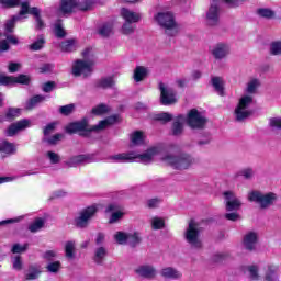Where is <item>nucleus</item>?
Here are the masks:
<instances>
[{
    "label": "nucleus",
    "mask_w": 281,
    "mask_h": 281,
    "mask_svg": "<svg viewBox=\"0 0 281 281\" xmlns=\"http://www.w3.org/2000/svg\"><path fill=\"white\" fill-rule=\"evenodd\" d=\"M65 254L68 260H74V258H76V241H66Z\"/></svg>",
    "instance_id": "38"
},
{
    "label": "nucleus",
    "mask_w": 281,
    "mask_h": 281,
    "mask_svg": "<svg viewBox=\"0 0 281 281\" xmlns=\"http://www.w3.org/2000/svg\"><path fill=\"white\" fill-rule=\"evenodd\" d=\"M110 159H112V161H117L119 164L132 162L135 161V151L116 154L111 156Z\"/></svg>",
    "instance_id": "22"
},
{
    "label": "nucleus",
    "mask_w": 281,
    "mask_h": 281,
    "mask_svg": "<svg viewBox=\"0 0 281 281\" xmlns=\"http://www.w3.org/2000/svg\"><path fill=\"white\" fill-rule=\"evenodd\" d=\"M21 20V15H13L4 24V30L7 34H12L14 32V27L16 26L18 21Z\"/></svg>",
    "instance_id": "39"
},
{
    "label": "nucleus",
    "mask_w": 281,
    "mask_h": 281,
    "mask_svg": "<svg viewBox=\"0 0 281 281\" xmlns=\"http://www.w3.org/2000/svg\"><path fill=\"white\" fill-rule=\"evenodd\" d=\"M254 169L252 168H246L239 171V176L244 177V179H252L254 178Z\"/></svg>",
    "instance_id": "63"
},
{
    "label": "nucleus",
    "mask_w": 281,
    "mask_h": 281,
    "mask_svg": "<svg viewBox=\"0 0 281 281\" xmlns=\"http://www.w3.org/2000/svg\"><path fill=\"white\" fill-rule=\"evenodd\" d=\"M60 268H61L60 261H54V262H49L46 266V271H48V273H58V271H60Z\"/></svg>",
    "instance_id": "52"
},
{
    "label": "nucleus",
    "mask_w": 281,
    "mask_h": 281,
    "mask_svg": "<svg viewBox=\"0 0 281 281\" xmlns=\"http://www.w3.org/2000/svg\"><path fill=\"white\" fill-rule=\"evenodd\" d=\"M12 267L14 271H23V258L21 256H15L12 258Z\"/></svg>",
    "instance_id": "51"
},
{
    "label": "nucleus",
    "mask_w": 281,
    "mask_h": 281,
    "mask_svg": "<svg viewBox=\"0 0 281 281\" xmlns=\"http://www.w3.org/2000/svg\"><path fill=\"white\" fill-rule=\"evenodd\" d=\"M0 153H4L8 157H12V155H16V145L8 140H2L0 143Z\"/></svg>",
    "instance_id": "26"
},
{
    "label": "nucleus",
    "mask_w": 281,
    "mask_h": 281,
    "mask_svg": "<svg viewBox=\"0 0 281 281\" xmlns=\"http://www.w3.org/2000/svg\"><path fill=\"white\" fill-rule=\"evenodd\" d=\"M270 54L271 56H281V42H272L270 44Z\"/></svg>",
    "instance_id": "50"
},
{
    "label": "nucleus",
    "mask_w": 281,
    "mask_h": 281,
    "mask_svg": "<svg viewBox=\"0 0 281 281\" xmlns=\"http://www.w3.org/2000/svg\"><path fill=\"white\" fill-rule=\"evenodd\" d=\"M29 12L31 16H34L35 19V30L37 32H41L47 27L45 20H43V15H41V9H38V7H32Z\"/></svg>",
    "instance_id": "16"
},
{
    "label": "nucleus",
    "mask_w": 281,
    "mask_h": 281,
    "mask_svg": "<svg viewBox=\"0 0 281 281\" xmlns=\"http://www.w3.org/2000/svg\"><path fill=\"white\" fill-rule=\"evenodd\" d=\"M108 255H109V251L106 250V248L104 246H100L94 249V256L92 260L93 262H95V265L102 266L104 265V259L106 258Z\"/></svg>",
    "instance_id": "24"
},
{
    "label": "nucleus",
    "mask_w": 281,
    "mask_h": 281,
    "mask_svg": "<svg viewBox=\"0 0 281 281\" xmlns=\"http://www.w3.org/2000/svg\"><path fill=\"white\" fill-rule=\"evenodd\" d=\"M65 139V134L63 133H57L46 139L47 144L50 146H56L60 140Z\"/></svg>",
    "instance_id": "49"
},
{
    "label": "nucleus",
    "mask_w": 281,
    "mask_h": 281,
    "mask_svg": "<svg viewBox=\"0 0 281 281\" xmlns=\"http://www.w3.org/2000/svg\"><path fill=\"white\" fill-rule=\"evenodd\" d=\"M131 142L133 146H142L144 144V133L136 131L132 134Z\"/></svg>",
    "instance_id": "45"
},
{
    "label": "nucleus",
    "mask_w": 281,
    "mask_h": 281,
    "mask_svg": "<svg viewBox=\"0 0 281 281\" xmlns=\"http://www.w3.org/2000/svg\"><path fill=\"white\" fill-rule=\"evenodd\" d=\"M187 124L190 128L201 131L205 128L207 117H205L199 110L191 109L187 114Z\"/></svg>",
    "instance_id": "10"
},
{
    "label": "nucleus",
    "mask_w": 281,
    "mask_h": 281,
    "mask_svg": "<svg viewBox=\"0 0 281 281\" xmlns=\"http://www.w3.org/2000/svg\"><path fill=\"white\" fill-rule=\"evenodd\" d=\"M212 54L216 60H223L229 54V45L218 43L213 47Z\"/></svg>",
    "instance_id": "20"
},
{
    "label": "nucleus",
    "mask_w": 281,
    "mask_h": 281,
    "mask_svg": "<svg viewBox=\"0 0 281 281\" xmlns=\"http://www.w3.org/2000/svg\"><path fill=\"white\" fill-rule=\"evenodd\" d=\"M211 85L215 89L216 93H218V95H225V82L223 81V78L213 77L211 79Z\"/></svg>",
    "instance_id": "27"
},
{
    "label": "nucleus",
    "mask_w": 281,
    "mask_h": 281,
    "mask_svg": "<svg viewBox=\"0 0 281 281\" xmlns=\"http://www.w3.org/2000/svg\"><path fill=\"white\" fill-rule=\"evenodd\" d=\"M104 113H109V106L104 103H101L91 110L92 115H104Z\"/></svg>",
    "instance_id": "47"
},
{
    "label": "nucleus",
    "mask_w": 281,
    "mask_h": 281,
    "mask_svg": "<svg viewBox=\"0 0 281 281\" xmlns=\"http://www.w3.org/2000/svg\"><path fill=\"white\" fill-rule=\"evenodd\" d=\"M98 33L102 38H109L113 34V22H105L100 27Z\"/></svg>",
    "instance_id": "34"
},
{
    "label": "nucleus",
    "mask_w": 281,
    "mask_h": 281,
    "mask_svg": "<svg viewBox=\"0 0 281 281\" xmlns=\"http://www.w3.org/2000/svg\"><path fill=\"white\" fill-rule=\"evenodd\" d=\"M117 120H120V115L114 114L100 121L97 125L90 126L89 119L83 117L80 121L68 123L65 126V133H67V135H76V133H79L80 137H91V133H100L109 128V126L116 124Z\"/></svg>",
    "instance_id": "1"
},
{
    "label": "nucleus",
    "mask_w": 281,
    "mask_h": 281,
    "mask_svg": "<svg viewBox=\"0 0 281 281\" xmlns=\"http://www.w3.org/2000/svg\"><path fill=\"white\" fill-rule=\"evenodd\" d=\"M30 247V244H24L21 246L20 244H14L11 251L12 254H23L27 251V248Z\"/></svg>",
    "instance_id": "60"
},
{
    "label": "nucleus",
    "mask_w": 281,
    "mask_h": 281,
    "mask_svg": "<svg viewBox=\"0 0 281 281\" xmlns=\"http://www.w3.org/2000/svg\"><path fill=\"white\" fill-rule=\"evenodd\" d=\"M127 237L128 233L116 232V234L114 235V240H116L119 245H126Z\"/></svg>",
    "instance_id": "55"
},
{
    "label": "nucleus",
    "mask_w": 281,
    "mask_h": 281,
    "mask_svg": "<svg viewBox=\"0 0 281 281\" xmlns=\"http://www.w3.org/2000/svg\"><path fill=\"white\" fill-rule=\"evenodd\" d=\"M181 120H183V115H179L172 123L171 133L175 137H179V135L183 134V123H181Z\"/></svg>",
    "instance_id": "33"
},
{
    "label": "nucleus",
    "mask_w": 281,
    "mask_h": 281,
    "mask_svg": "<svg viewBox=\"0 0 281 281\" xmlns=\"http://www.w3.org/2000/svg\"><path fill=\"white\" fill-rule=\"evenodd\" d=\"M155 20L165 29V34L171 37L179 34V27H177V22L175 21V15L171 12H159L155 15Z\"/></svg>",
    "instance_id": "4"
},
{
    "label": "nucleus",
    "mask_w": 281,
    "mask_h": 281,
    "mask_svg": "<svg viewBox=\"0 0 281 281\" xmlns=\"http://www.w3.org/2000/svg\"><path fill=\"white\" fill-rule=\"evenodd\" d=\"M2 8H19L21 0H0Z\"/></svg>",
    "instance_id": "56"
},
{
    "label": "nucleus",
    "mask_w": 281,
    "mask_h": 281,
    "mask_svg": "<svg viewBox=\"0 0 281 281\" xmlns=\"http://www.w3.org/2000/svg\"><path fill=\"white\" fill-rule=\"evenodd\" d=\"M38 276H41V268H38V266H30L29 273L25 276V279L37 280Z\"/></svg>",
    "instance_id": "44"
},
{
    "label": "nucleus",
    "mask_w": 281,
    "mask_h": 281,
    "mask_svg": "<svg viewBox=\"0 0 281 281\" xmlns=\"http://www.w3.org/2000/svg\"><path fill=\"white\" fill-rule=\"evenodd\" d=\"M161 160L167 166H170L173 170H190L192 166H196L199 164V159H196L192 154L189 153H180V154H167Z\"/></svg>",
    "instance_id": "2"
},
{
    "label": "nucleus",
    "mask_w": 281,
    "mask_h": 281,
    "mask_svg": "<svg viewBox=\"0 0 281 281\" xmlns=\"http://www.w3.org/2000/svg\"><path fill=\"white\" fill-rule=\"evenodd\" d=\"M248 201L259 205L260 210H269V207L276 205L278 194L274 192L263 193L262 191L254 190L248 193Z\"/></svg>",
    "instance_id": "3"
},
{
    "label": "nucleus",
    "mask_w": 281,
    "mask_h": 281,
    "mask_svg": "<svg viewBox=\"0 0 281 281\" xmlns=\"http://www.w3.org/2000/svg\"><path fill=\"white\" fill-rule=\"evenodd\" d=\"M260 87V80L258 79H252L251 81L248 82L247 88H246V93L254 94L256 93V89Z\"/></svg>",
    "instance_id": "48"
},
{
    "label": "nucleus",
    "mask_w": 281,
    "mask_h": 281,
    "mask_svg": "<svg viewBox=\"0 0 281 281\" xmlns=\"http://www.w3.org/2000/svg\"><path fill=\"white\" fill-rule=\"evenodd\" d=\"M226 199V212H238L243 202L232 191L224 192Z\"/></svg>",
    "instance_id": "14"
},
{
    "label": "nucleus",
    "mask_w": 281,
    "mask_h": 281,
    "mask_svg": "<svg viewBox=\"0 0 281 281\" xmlns=\"http://www.w3.org/2000/svg\"><path fill=\"white\" fill-rule=\"evenodd\" d=\"M135 27H137L133 22H124L122 25V34L128 36L135 33Z\"/></svg>",
    "instance_id": "46"
},
{
    "label": "nucleus",
    "mask_w": 281,
    "mask_h": 281,
    "mask_svg": "<svg viewBox=\"0 0 281 281\" xmlns=\"http://www.w3.org/2000/svg\"><path fill=\"white\" fill-rule=\"evenodd\" d=\"M121 16L127 23H139L142 21V13L131 11L130 9L122 8L121 9Z\"/></svg>",
    "instance_id": "19"
},
{
    "label": "nucleus",
    "mask_w": 281,
    "mask_h": 281,
    "mask_svg": "<svg viewBox=\"0 0 281 281\" xmlns=\"http://www.w3.org/2000/svg\"><path fill=\"white\" fill-rule=\"evenodd\" d=\"M172 114L168 112H161L154 116L155 122H160L161 124H168V122H172Z\"/></svg>",
    "instance_id": "41"
},
{
    "label": "nucleus",
    "mask_w": 281,
    "mask_h": 281,
    "mask_svg": "<svg viewBox=\"0 0 281 281\" xmlns=\"http://www.w3.org/2000/svg\"><path fill=\"white\" fill-rule=\"evenodd\" d=\"M153 229H164L166 227V222L161 217H154L151 221Z\"/></svg>",
    "instance_id": "58"
},
{
    "label": "nucleus",
    "mask_w": 281,
    "mask_h": 281,
    "mask_svg": "<svg viewBox=\"0 0 281 281\" xmlns=\"http://www.w3.org/2000/svg\"><path fill=\"white\" fill-rule=\"evenodd\" d=\"M54 34L56 38H65L67 36V32L63 27V20H57L55 23Z\"/></svg>",
    "instance_id": "42"
},
{
    "label": "nucleus",
    "mask_w": 281,
    "mask_h": 281,
    "mask_svg": "<svg viewBox=\"0 0 281 281\" xmlns=\"http://www.w3.org/2000/svg\"><path fill=\"white\" fill-rule=\"evenodd\" d=\"M227 8H240L247 0H222Z\"/></svg>",
    "instance_id": "57"
},
{
    "label": "nucleus",
    "mask_w": 281,
    "mask_h": 281,
    "mask_svg": "<svg viewBox=\"0 0 281 281\" xmlns=\"http://www.w3.org/2000/svg\"><path fill=\"white\" fill-rule=\"evenodd\" d=\"M249 278L250 280H259L260 274H258L257 266H249L248 267Z\"/></svg>",
    "instance_id": "62"
},
{
    "label": "nucleus",
    "mask_w": 281,
    "mask_h": 281,
    "mask_svg": "<svg viewBox=\"0 0 281 281\" xmlns=\"http://www.w3.org/2000/svg\"><path fill=\"white\" fill-rule=\"evenodd\" d=\"M155 153H156L155 148H150L144 154L137 155V153H135V159H139L142 164H150V161H153V157H155Z\"/></svg>",
    "instance_id": "30"
},
{
    "label": "nucleus",
    "mask_w": 281,
    "mask_h": 281,
    "mask_svg": "<svg viewBox=\"0 0 281 281\" xmlns=\"http://www.w3.org/2000/svg\"><path fill=\"white\" fill-rule=\"evenodd\" d=\"M50 164H60V156L54 151H47Z\"/></svg>",
    "instance_id": "64"
},
{
    "label": "nucleus",
    "mask_w": 281,
    "mask_h": 281,
    "mask_svg": "<svg viewBox=\"0 0 281 281\" xmlns=\"http://www.w3.org/2000/svg\"><path fill=\"white\" fill-rule=\"evenodd\" d=\"M126 245H130L132 249H135L138 245H142V235L139 233H127Z\"/></svg>",
    "instance_id": "32"
},
{
    "label": "nucleus",
    "mask_w": 281,
    "mask_h": 281,
    "mask_svg": "<svg viewBox=\"0 0 281 281\" xmlns=\"http://www.w3.org/2000/svg\"><path fill=\"white\" fill-rule=\"evenodd\" d=\"M92 160H93V157L91 155H77V156L70 157L66 161V166H69V168H76V166L80 164H91Z\"/></svg>",
    "instance_id": "18"
},
{
    "label": "nucleus",
    "mask_w": 281,
    "mask_h": 281,
    "mask_svg": "<svg viewBox=\"0 0 281 281\" xmlns=\"http://www.w3.org/2000/svg\"><path fill=\"white\" fill-rule=\"evenodd\" d=\"M45 227V220L43 217H37L35 221L29 225V232L32 234H36V232H41Z\"/></svg>",
    "instance_id": "36"
},
{
    "label": "nucleus",
    "mask_w": 281,
    "mask_h": 281,
    "mask_svg": "<svg viewBox=\"0 0 281 281\" xmlns=\"http://www.w3.org/2000/svg\"><path fill=\"white\" fill-rule=\"evenodd\" d=\"M16 117H21V109L8 108L4 114V120L7 122H14Z\"/></svg>",
    "instance_id": "35"
},
{
    "label": "nucleus",
    "mask_w": 281,
    "mask_h": 281,
    "mask_svg": "<svg viewBox=\"0 0 281 281\" xmlns=\"http://www.w3.org/2000/svg\"><path fill=\"white\" fill-rule=\"evenodd\" d=\"M257 14L262 19H273L276 16V12L270 9H258Z\"/></svg>",
    "instance_id": "54"
},
{
    "label": "nucleus",
    "mask_w": 281,
    "mask_h": 281,
    "mask_svg": "<svg viewBox=\"0 0 281 281\" xmlns=\"http://www.w3.org/2000/svg\"><path fill=\"white\" fill-rule=\"evenodd\" d=\"M148 76V69H146L144 66H137L134 70V80L135 82H142L144 78Z\"/></svg>",
    "instance_id": "40"
},
{
    "label": "nucleus",
    "mask_w": 281,
    "mask_h": 281,
    "mask_svg": "<svg viewBox=\"0 0 281 281\" xmlns=\"http://www.w3.org/2000/svg\"><path fill=\"white\" fill-rule=\"evenodd\" d=\"M56 89V81H47L42 85V91L44 93H52Z\"/></svg>",
    "instance_id": "59"
},
{
    "label": "nucleus",
    "mask_w": 281,
    "mask_h": 281,
    "mask_svg": "<svg viewBox=\"0 0 281 281\" xmlns=\"http://www.w3.org/2000/svg\"><path fill=\"white\" fill-rule=\"evenodd\" d=\"M158 89L160 91V104L162 106H172V104H177V91L161 81L158 85Z\"/></svg>",
    "instance_id": "11"
},
{
    "label": "nucleus",
    "mask_w": 281,
    "mask_h": 281,
    "mask_svg": "<svg viewBox=\"0 0 281 281\" xmlns=\"http://www.w3.org/2000/svg\"><path fill=\"white\" fill-rule=\"evenodd\" d=\"M47 42L45 41V35L41 34L37 35L36 41H34L32 44L29 45L30 52H41L43 47H45V44Z\"/></svg>",
    "instance_id": "29"
},
{
    "label": "nucleus",
    "mask_w": 281,
    "mask_h": 281,
    "mask_svg": "<svg viewBox=\"0 0 281 281\" xmlns=\"http://www.w3.org/2000/svg\"><path fill=\"white\" fill-rule=\"evenodd\" d=\"M160 276L165 280H181L183 274L175 267H166L160 270Z\"/></svg>",
    "instance_id": "17"
},
{
    "label": "nucleus",
    "mask_w": 281,
    "mask_h": 281,
    "mask_svg": "<svg viewBox=\"0 0 281 281\" xmlns=\"http://www.w3.org/2000/svg\"><path fill=\"white\" fill-rule=\"evenodd\" d=\"M32 126V123L27 119H22L15 123H12L8 126L7 130H4L5 137H14L16 133L21 131H25V128H30Z\"/></svg>",
    "instance_id": "13"
},
{
    "label": "nucleus",
    "mask_w": 281,
    "mask_h": 281,
    "mask_svg": "<svg viewBox=\"0 0 281 281\" xmlns=\"http://www.w3.org/2000/svg\"><path fill=\"white\" fill-rule=\"evenodd\" d=\"M0 85H3L4 87L14 85V76L0 75Z\"/></svg>",
    "instance_id": "61"
},
{
    "label": "nucleus",
    "mask_w": 281,
    "mask_h": 281,
    "mask_svg": "<svg viewBox=\"0 0 281 281\" xmlns=\"http://www.w3.org/2000/svg\"><path fill=\"white\" fill-rule=\"evenodd\" d=\"M258 245V234L250 232L244 236V247L247 251H256Z\"/></svg>",
    "instance_id": "21"
},
{
    "label": "nucleus",
    "mask_w": 281,
    "mask_h": 281,
    "mask_svg": "<svg viewBox=\"0 0 281 281\" xmlns=\"http://www.w3.org/2000/svg\"><path fill=\"white\" fill-rule=\"evenodd\" d=\"M251 104H254V97L251 95H244L239 99L234 111L235 122H245L254 115V110L249 109Z\"/></svg>",
    "instance_id": "5"
},
{
    "label": "nucleus",
    "mask_w": 281,
    "mask_h": 281,
    "mask_svg": "<svg viewBox=\"0 0 281 281\" xmlns=\"http://www.w3.org/2000/svg\"><path fill=\"white\" fill-rule=\"evenodd\" d=\"M265 281H278V267L277 266H268V269L265 273Z\"/></svg>",
    "instance_id": "37"
},
{
    "label": "nucleus",
    "mask_w": 281,
    "mask_h": 281,
    "mask_svg": "<svg viewBox=\"0 0 281 281\" xmlns=\"http://www.w3.org/2000/svg\"><path fill=\"white\" fill-rule=\"evenodd\" d=\"M91 5H93L92 0H85L80 3H78V0H60L59 12L64 15L71 14L76 8L81 10V12H87Z\"/></svg>",
    "instance_id": "8"
},
{
    "label": "nucleus",
    "mask_w": 281,
    "mask_h": 281,
    "mask_svg": "<svg viewBox=\"0 0 281 281\" xmlns=\"http://www.w3.org/2000/svg\"><path fill=\"white\" fill-rule=\"evenodd\" d=\"M98 214V206L90 205L86 209H82L78 216L74 218V225L77 227V229H87L89 225H91V221L95 218V215Z\"/></svg>",
    "instance_id": "6"
},
{
    "label": "nucleus",
    "mask_w": 281,
    "mask_h": 281,
    "mask_svg": "<svg viewBox=\"0 0 281 281\" xmlns=\"http://www.w3.org/2000/svg\"><path fill=\"white\" fill-rule=\"evenodd\" d=\"M97 89H113L115 87V79L113 77H103L95 81Z\"/></svg>",
    "instance_id": "25"
},
{
    "label": "nucleus",
    "mask_w": 281,
    "mask_h": 281,
    "mask_svg": "<svg viewBox=\"0 0 281 281\" xmlns=\"http://www.w3.org/2000/svg\"><path fill=\"white\" fill-rule=\"evenodd\" d=\"M135 273L145 280H153L157 276V269L153 265H142L136 268Z\"/></svg>",
    "instance_id": "15"
},
{
    "label": "nucleus",
    "mask_w": 281,
    "mask_h": 281,
    "mask_svg": "<svg viewBox=\"0 0 281 281\" xmlns=\"http://www.w3.org/2000/svg\"><path fill=\"white\" fill-rule=\"evenodd\" d=\"M92 67L93 63L77 59L72 66V75H75L77 78L80 76H85V78H87L90 74H93Z\"/></svg>",
    "instance_id": "12"
},
{
    "label": "nucleus",
    "mask_w": 281,
    "mask_h": 281,
    "mask_svg": "<svg viewBox=\"0 0 281 281\" xmlns=\"http://www.w3.org/2000/svg\"><path fill=\"white\" fill-rule=\"evenodd\" d=\"M268 126L274 135H279L281 131V116L270 117Z\"/></svg>",
    "instance_id": "31"
},
{
    "label": "nucleus",
    "mask_w": 281,
    "mask_h": 281,
    "mask_svg": "<svg viewBox=\"0 0 281 281\" xmlns=\"http://www.w3.org/2000/svg\"><path fill=\"white\" fill-rule=\"evenodd\" d=\"M184 238L192 249H201V247H203V243L201 241V228L199 227V223L194 220L189 222V226L184 233Z\"/></svg>",
    "instance_id": "7"
},
{
    "label": "nucleus",
    "mask_w": 281,
    "mask_h": 281,
    "mask_svg": "<svg viewBox=\"0 0 281 281\" xmlns=\"http://www.w3.org/2000/svg\"><path fill=\"white\" fill-rule=\"evenodd\" d=\"M74 109H76V105L74 103L63 105L59 108V113L65 116L71 115L74 113Z\"/></svg>",
    "instance_id": "53"
},
{
    "label": "nucleus",
    "mask_w": 281,
    "mask_h": 281,
    "mask_svg": "<svg viewBox=\"0 0 281 281\" xmlns=\"http://www.w3.org/2000/svg\"><path fill=\"white\" fill-rule=\"evenodd\" d=\"M45 100L46 98L43 94L34 95L26 101L25 109L27 111H32V109H35V106H38V104H41L42 102H45Z\"/></svg>",
    "instance_id": "28"
},
{
    "label": "nucleus",
    "mask_w": 281,
    "mask_h": 281,
    "mask_svg": "<svg viewBox=\"0 0 281 281\" xmlns=\"http://www.w3.org/2000/svg\"><path fill=\"white\" fill-rule=\"evenodd\" d=\"M205 25L207 27H218L221 25V1L213 0L206 11Z\"/></svg>",
    "instance_id": "9"
},
{
    "label": "nucleus",
    "mask_w": 281,
    "mask_h": 281,
    "mask_svg": "<svg viewBox=\"0 0 281 281\" xmlns=\"http://www.w3.org/2000/svg\"><path fill=\"white\" fill-rule=\"evenodd\" d=\"M32 83V77L29 75H19L18 77H13V85H29Z\"/></svg>",
    "instance_id": "43"
},
{
    "label": "nucleus",
    "mask_w": 281,
    "mask_h": 281,
    "mask_svg": "<svg viewBox=\"0 0 281 281\" xmlns=\"http://www.w3.org/2000/svg\"><path fill=\"white\" fill-rule=\"evenodd\" d=\"M60 50L65 54H71L72 52H76L78 49V42L76 38H68L60 43L59 45Z\"/></svg>",
    "instance_id": "23"
}]
</instances>
